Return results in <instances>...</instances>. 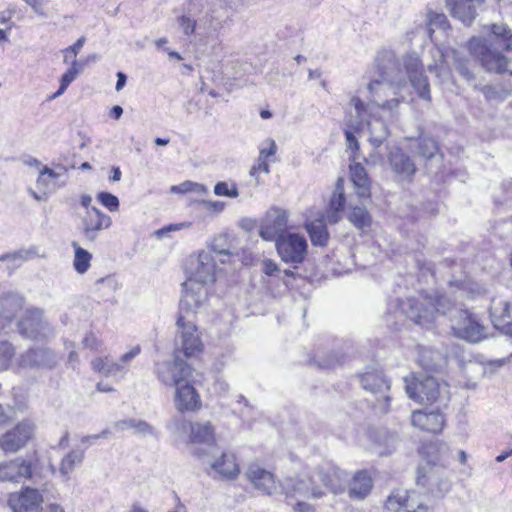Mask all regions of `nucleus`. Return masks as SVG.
Masks as SVG:
<instances>
[{
    "mask_svg": "<svg viewBox=\"0 0 512 512\" xmlns=\"http://www.w3.org/2000/svg\"><path fill=\"white\" fill-rule=\"evenodd\" d=\"M287 496L304 498H321L325 491L316 477V470L310 474H304L297 478H288L282 485Z\"/></svg>",
    "mask_w": 512,
    "mask_h": 512,
    "instance_id": "f8f14e48",
    "label": "nucleus"
},
{
    "mask_svg": "<svg viewBox=\"0 0 512 512\" xmlns=\"http://www.w3.org/2000/svg\"><path fill=\"white\" fill-rule=\"evenodd\" d=\"M154 372L159 382L167 387H175L193 376V368L176 353L172 360L156 362Z\"/></svg>",
    "mask_w": 512,
    "mask_h": 512,
    "instance_id": "0eeeda50",
    "label": "nucleus"
},
{
    "mask_svg": "<svg viewBox=\"0 0 512 512\" xmlns=\"http://www.w3.org/2000/svg\"><path fill=\"white\" fill-rule=\"evenodd\" d=\"M373 488V479L367 470L357 471L348 483V495L353 500H364Z\"/></svg>",
    "mask_w": 512,
    "mask_h": 512,
    "instance_id": "7c9ffc66",
    "label": "nucleus"
},
{
    "mask_svg": "<svg viewBox=\"0 0 512 512\" xmlns=\"http://www.w3.org/2000/svg\"><path fill=\"white\" fill-rule=\"evenodd\" d=\"M275 247L281 260L285 263L301 264L308 250L304 235L289 232L275 241Z\"/></svg>",
    "mask_w": 512,
    "mask_h": 512,
    "instance_id": "1a4fd4ad",
    "label": "nucleus"
},
{
    "mask_svg": "<svg viewBox=\"0 0 512 512\" xmlns=\"http://www.w3.org/2000/svg\"><path fill=\"white\" fill-rule=\"evenodd\" d=\"M214 478L234 479L240 472L236 457L231 452H221L219 456H214L207 462Z\"/></svg>",
    "mask_w": 512,
    "mask_h": 512,
    "instance_id": "a878e982",
    "label": "nucleus"
},
{
    "mask_svg": "<svg viewBox=\"0 0 512 512\" xmlns=\"http://www.w3.org/2000/svg\"><path fill=\"white\" fill-rule=\"evenodd\" d=\"M112 219L97 207L91 206L81 216L78 229L82 237L89 242H94L102 230L110 228Z\"/></svg>",
    "mask_w": 512,
    "mask_h": 512,
    "instance_id": "ddd939ff",
    "label": "nucleus"
},
{
    "mask_svg": "<svg viewBox=\"0 0 512 512\" xmlns=\"http://www.w3.org/2000/svg\"><path fill=\"white\" fill-rule=\"evenodd\" d=\"M405 389L409 398L419 403H433L439 397V384L431 376L424 377L416 383L406 384Z\"/></svg>",
    "mask_w": 512,
    "mask_h": 512,
    "instance_id": "5701e85b",
    "label": "nucleus"
},
{
    "mask_svg": "<svg viewBox=\"0 0 512 512\" xmlns=\"http://www.w3.org/2000/svg\"><path fill=\"white\" fill-rule=\"evenodd\" d=\"M59 171L49 168L47 166L42 167L38 173L36 180L37 190L32 188L28 189L29 194L37 201H45L49 194L54 193L58 187L62 176V168L58 167Z\"/></svg>",
    "mask_w": 512,
    "mask_h": 512,
    "instance_id": "aec40b11",
    "label": "nucleus"
},
{
    "mask_svg": "<svg viewBox=\"0 0 512 512\" xmlns=\"http://www.w3.org/2000/svg\"><path fill=\"white\" fill-rule=\"evenodd\" d=\"M399 314L416 324L429 328L437 314L448 315L451 329L457 338L478 343L487 338V329L466 309L458 308L447 295L425 296L424 303L407 298L397 303Z\"/></svg>",
    "mask_w": 512,
    "mask_h": 512,
    "instance_id": "f03ea898",
    "label": "nucleus"
},
{
    "mask_svg": "<svg viewBox=\"0 0 512 512\" xmlns=\"http://www.w3.org/2000/svg\"><path fill=\"white\" fill-rule=\"evenodd\" d=\"M277 152V144L272 138H267L261 142L259 146V157L261 159H269Z\"/></svg>",
    "mask_w": 512,
    "mask_h": 512,
    "instance_id": "4d7b16f0",
    "label": "nucleus"
},
{
    "mask_svg": "<svg viewBox=\"0 0 512 512\" xmlns=\"http://www.w3.org/2000/svg\"><path fill=\"white\" fill-rule=\"evenodd\" d=\"M174 406L180 413L196 412L202 407L200 394L193 385V376L176 385Z\"/></svg>",
    "mask_w": 512,
    "mask_h": 512,
    "instance_id": "f3484780",
    "label": "nucleus"
},
{
    "mask_svg": "<svg viewBox=\"0 0 512 512\" xmlns=\"http://www.w3.org/2000/svg\"><path fill=\"white\" fill-rule=\"evenodd\" d=\"M33 432V423L29 420L22 421L0 438V447L5 453L16 452L25 446Z\"/></svg>",
    "mask_w": 512,
    "mask_h": 512,
    "instance_id": "a211bd4d",
    "label": "nucleus"
},
{
    "mask_svg": "<svg viewBox=\"0 0 512 512\" xmlns=\"http://www.w3.org/2000/svg\"><path fill=\"white\" fill-rule=\"evenodd\" d=\"M350 178L359 198L367 199L371 195V183L366 169L360 163L350 165Z\"/></svg>",
    "mask_w": 512,
    "mask_h": 512,
    "instance_id": "72a5a7b5",
    "label": "nucleus"
},
{
    "mask_svg": "<svg viewBox=\"0 0 512 512\" xmlns=\"http://www.w3.org/2000/svg\"><path fill=\"white\" fill-rule=\"evenodd\" d=\"M56 356L49 348H31L20 355L18 364L23 368L52 367Z\"/></svg>",
    "mask_w": 512,
    "mask_h": 512,
    "instance_id": "bb28decb",
    "label": "nucleus"
},
{
    "mask_svg": "<svg viewBox=\"0 0 512 512\" xmlns=\"http://www.w3.org/2000/svg\"><path fill=\"white\" fill-rule=\"evenodd\" d=\"M186 272L189 280L199 282L201 284H209L215 281L216 260L211 251H201L196 256H190Z\"/></svg>",
    "mask_w": 512,
    "mask_h": 512,
    "instance_id": "9d476101",
    "label": "nucleus"
},
{
    "mask_svg": "<svg viewBox=\"0 0 512 512\" xmlns=\"http://www.w3.org/2000/svg\"><path fill=\"white\" fill-rule=\"evenodd\" d=\"M288 228V212L281 208H271L263 218L259 235L266 241H276L286 235Z\"/></svg>",
    "mask_w": 512,
    "mask_h": 512,
    "instance_id": "4468645a",
    "label": "nucleus"
},
{
    "mask_svg": "<svg viewBox=\"0 0 512 512\" xmlns=\"http://www.w3.org/2000/svg\"><path fill=\"white\" fill-rule=\"evenodd\" d=\"M85 447L77 446L76 448H72L66 454V471L72 470L75 466L80 465L84 459Z\"/></svg>",
    "mask_w": 512,
    "mask_h": 512,
    "instance_id": "3c124183",
    "label": "nucleus"
},
{
    "mask_svg": "<svg viewBox=\"0 0 512 512\" xmlns=\"http://www.w3.org/2000/svg\"><path fill=\"white\" fill-rule=\"evenodd\" d=\"M429 32L432 34L435 29L446 30L449 28V23L446 15L443 13H430L429 14Z\"/></svg>",
    "mask_w": 512,
    "mask_h": 512,
    "instance_id": "603ef678",
    "label": "nucleus"
},
{
    "mask_svg": "<svg viewBox=\"0 0 512 512\" xmlns=\"http://www.w3.org/2000/svg\"><path fill=\"white\" fill-rule=\"evenodd\" d=\"M24 299L15 292L0 295V331L4 330L23 308Z\"/></svg>",
    "mask_w": 512,
    "mask_h": 512,
    "instance_id": "cd10ccee",
    "label": "nucleus"
},
{
    "mask_svg": "<svg viewBox=\"0 0 512 512\" xmlns=\"http://www.w3.org/2000/svg\"><path fill=\"white\" fill-rule=\"evenodd\" d=\"M262 172L268 174L270 172L268 159H261L258 156L257 163L250 169V176L256 179V183L259 184L258 174Z\"/></svg>",
    "mask_w": 512,
    "mask_h": 512,
    "instance_id": "bf43d9fd",
    "label": "nucleus"
},
{
    "mask_svg": "<svg viewBox=\"0 0 512 512\" xmlns=\"http://www.w3.org/2000/svg\"><path fill=\"white\" fill-rule=\"evenodd\" d=\"M484 0H447L451 14L463 24L470 25L476 16L475 2L479 5Z\"/></svg>",
    "mask_w": 512,
    "mask_h": 512,
    "instance_id": "2f4dec72",
    "label": "nucleus"
},
{
    "mask_svg": "<svg viewBox=\"0 0 512 512\" xmlns=\"http://www.w3.org/2000/svg\"><path fill=\"white\" fill-rule=\"evenodd\" d=\"M37 256V251L34 247L29 249H21L13 254L5 255L1 260H7L13 263L15 266H20L23 262L32 259Z\"/></svg>",
    "mask_w": 512,
    "mask_h": 512,
    "instance_id": "a18cd8bd",
    "label": "nucleus"
},
{
    "mask_svg": "<svg viewBox=\"0 0 512 512\" xmlns=\"http://www.w3.org/2000/svg\"><path fill=\"white\" fill-rule=\"evenodd\" d=\"M82 344L85 348H88L95 352H103L104 351V343L98 338L93 332L87 333L83 340Z\"/></svg>",
    "mask_w": 512,
    "mask_h": 512,
    "instance_id": "6e6d98bb",
    "label": "nucleus"
},
{
    "mask_svg": "<svg viewBox=\"0 0 512 512\" xmlns=\"http://www.w3.org/2000/svg\"><path fill=\"white\" fill-rule=\"evenodd\" d=\"M491 32L493 42L506 51H512V30L506 24H493Z\"/></svg>",
    "mask_w": 512,
    "mask_h": 512,
    "instance_id": "ea45409f",
    "label": "nucleus"
},
{
    "mask_svg": "<svg viewBox=\"0 0 512 512\" xmlns=\"http://www.w3.org/2000/svg\"><path fill=\"white\" fill-rule=\"evenodd\" d=\"M319 484L333 494H341L348 489V474L333 464H325L316 469Z\"/></svg>",
    "mask_w": 512,
    "mask_h": 512,
    "instance_id": "dca6fc26",
    "label": "nucleus"
},
{
    "mask_svg": "<svg viewBox=\"0 0 512 512\" xmlns=\"http://www.w3.org/2000/svg\"><path fill=\"white\" fill-rule=\"evenodd\" d=\"M178 24L187 36L192 35L195 32L197 25L195 20L184 15L178 18Z\"/></svg>",
    "mask_w": 512,
    "mask_h": 512,
    "instance_id": "052dcab7",
    "label": "nucleus"
},
{
    "mask_svg": "<svg viewBox=\"0 0 512 512\" xmlns=\"http://www.w3.org/2000/svg\"><path fill=\"white\" fill-rule=\"evenodd\" d=\"M71 246L74 248L73 268L78 274L83 275L91 266L92 254L76 241H73Z\"/></svg>",
    "mask_w": 512,
    "mask_h": 512,
    "instance_id": "58836bf2",
    "label": "nucleus"
},
{
    "mask_svg": "<svg viewBox=\"0 0 512 512\" xmlns=\"http://www.w3.org/2000/svg\"><path fill=\"white\" fill-rule=\"evenodd\" d=\"M177 434H187L188 440L193 444H215V427L209 421L192 422L182 416L174 417L167 426Z\"/></svg>",
    "mask_w": 512,
    "mask_h": 512,
    "instance_id": "423d86ee",
    "label": "nucleus"
},
{
    "mask_svg": "<svg viewBox=\"0 0 512 512\" xmlns=\"http://www.w3.org/2000/svg\"><path fill=\"white\" fill-rule=\"evenodd\" d=\"M487 288L484 284L479 282L467 281L458 286V295L452 303H456L459 298H463L466 295L470 299H478L487 293Z\"/></svg>",
    "mask_w": 512,
    "mask_h": 512,
    "instance_id": "a19ab883",
    "label": "nucleus"
},
{
    "mask_svg": "<svg viewBox=\"0 0 512 512\" xmlns=\"http://www.w3.org/2000/svg\"><path fill=\"white\" fill-rule=\"evenodd\" d=\"M375 62L379 79L368 84V91L374 105L391 116L397 115L400 106L407 103L409 94L407 77L421 99L431 100L430 84L424 74L423 64L416 53L405 55L402 62L404 70L395 53L390 50L379 52Z\"/></svg>",
    "mask_w": 512,
    "mask_h": 512,
    "instance_id": "f257e3e1",
    "label": "nucleus"
},
{
    "mask_svg": "<svg viewBox=\"0 0 512 512\" xmlns=\"http://www.w3.org/2000/svg\"><path fill=\"white\" fill-rule=\"evenodd\" d=\"M232 9L230 0L212 1L205 15L200 19V28L203 25L209 31H219L230 18L229 12Z\"/></svg>",
    "mask_w": 512,
    "mask_h": 512,
    "instance_id": "6ab92c4d",
    "label": "nucleus"
},
{
    "mask_svg": "<svg viewBox=\"0 0 512 512\" xmlns=\"http://www.w3.org/2000/svg\"><path fill=\"white\" fill-rule=\"evenodd\" d=\"M41 502V494L38 490L30 487L10 494L8 499V505L13 512H39Z\"/></svg>",
    "mask_w": 512,
    "mask_h": 512,
    "instance_id": "4be33fe9",
    "label": "nucleus"
},
{
    "mask_svg": "<svg viewBox=\"0 0 512 512\" xmlns=\"http://www.w3.org/2000/svg\"><path fill=\"white\" fill-rule=\"evenodd\" d=\"M346 203L345 193H344V180L342 178H338L335 186V191L329 201V206L326 210V218L327 220L335 224L341 218V212L343 211Z\"/></svg>",
    "mask_w": 512,
    "mask_h": 512,
    "instance_id": "473e14b6",
    "label": "nucleus"
},
{
    "mask_svg": "<svg viewBox=\"0 0 512 512\" xmlns=\"http://www.w3.org/2000/svg\"><path fill=\"white\" fill-rule=\"evenodd\" d=\"M176 326L177 335L174 353H183L186 358L198 357L204 346L198 328L191 317L180 314Z\"/></svg>",
    "mask_w": 512,
    "mask_h": 512,
    "instance_id": "39448f33",
    "label": "nucleus"
},
{
    "mask_svg": "<svg viewBox=\"0 0 512 512\" xmlns=\"http://www.w3.org/2000/svg\"><path fill=\"white\" fill-rule=\"evenodd\" d=\"M182 227H184V224H170L168 226L156 230L154 234L156 238L163 239L164 237H167L170 232L180 230Z\"/></svg>",
    "mask_w": 512,
    "mask_h": 512,
    "instance_id": "338daca9",
    "label": "nucleus"
},
{
    "mask_svg": "<svg viewBox=\"0 0 512 512\" xmlns=\"http://www.w3.org/2000/svg\"><path fill=\"white\" fill-rule=\"evenodd\" d=\"M86 41V38L84 36L80 37L72 46L66 48V60L72 56L73 58H76L80 50L82 49L84 43Z\"/></svg>",
    "mask_w": 512,
    "mask_h": 512,
    "instance_id": "0e129e2a",
    "label": "nucleus"
},
{
    "mask_svg": "<svg viewBox=\"0 0 512 512\" xmlns=\"http://www.w3.org/2000/svg\"><path fill=\"white\" fill-rule=\"evenodd\" d=\"M140 352L141 347L139 345H135L129 351L121 355L119 360L127 368V371L129 370L132 361L140 354Z\"/></svg>",
    "mask_w": 512,
    "mask_h": 512,
    "instance_id": "680f3d73",
    "label": "nucleus"
},
{
    "mask_svg": "<svg viewBox=\"0 0 512 512\" xmlns=\"http://www.w3.org/2000/svg\"><path fill=\"white\" fill-rule=\"evenodd\" d=\"M86 63L87 60H76V58H73L71 67L66 71V87L83 71Z\"/></svg>",
    "mask_w": 512,
    "mask_h": 512,
    "instance_id": "13d9d810",
    "label": "nucleus"
},
{
    "mask_svg": "<svg viewBox=\"0 0 512 512\" xmlns=\"http://www.w3.org/2000/svg\"><path fill=\"white\" fill-rule=\"evenodd\" d=\"M480 91L488 101H503L508 96V92L506 90H498L496 87L491 85L481 87Z\"/></svg>",
    "mask_w": 512,
    "mask_h": 512,
    "instance_id": "5fc2aeb1",
    "label": "nucleus"
},
{
    "mask_svg": "<svg viewBox=\"0 0 512 512\" xmlns=\"http://www.w3.org/2000/svg\"><path fill=\"white\" fill-rule=\"evenodd\" d=\"M406 512H432L419 499V495L415 491H408V498L405 503Z\"/></svg>",
    "mask_w": 512,
    "mask_h": 512,
    "instance_id": "8fccbe9b",
    "label": "nucleus"
},
{
    "mask_svg": "<svg viewBox=\"0 0 512 512\" xmlns=\"http://www.w3.org/2000/svg\"><path fill=\"white\" fill-rule=\"evenodd\" d=\"M438 152L436 141L430 137H420L417 145V153L425 159L432 158Z\"/></svg>",
    "mask_w": 512,
    "mask_h": 512,
    "instance_id": "c03bdc74",
    "label": "nucleus"
},
{
    "mask_svg": "<svg viewBox=\"0 0 512 512\" xmlns=\"http://www.w3.org/2000/svg\"><path fill=\"white\" fill-rule=\"evenodd\" d=\"M349 221L358 229L365 230L371 226L372 218L363 206H355L349 214Z\"/></svg>",
    "mask_w": 512,
    "mask_h": 512,
    "instance_id": "79ce46f5",
    "label": "nucleus"
},
{
    "mask_svg": "<svg viewBox=\"0 0 512 512\" xmlns=\"http://www.w3.org/2000/svg\"><path fill=\"white\" fill-rule=\"evenodd\" d=\"M491 45L485 39L473 37L468 43V49L486 71L501 74L507 70L509 61L500 52L492 50Z\"/></svg>",
    "mask_w": 512,
    "mask_h": 512,
    "instance_id": "6e6552de",
    "label": "nucleus"
},
{
    "mask_svg": "<svg viewBox=\"0 0 512 512\" xmlns=\"http://www.w3.org/2000/svg\"><path fill=\"white\" fill-rule=\"evenodd\" d=\"M21 335L34 340H44L54 335V329L44 320L42 311L37 308H30L25 311L24 316L18 322Z\"/></svg>",
    "mask_w": 512,
    "mask_h": 512,
    "instance_id": "9b49d317",
    "label": "nucleus"
},
{
    "mask_svg": "<svg viewBox=\"0 0 512 512\" xmlns=\"http://www.w3.org/2000/svg\"><path fill=\"white\" fill-rule=\"evenodd\" d=\"M408 498V490L404 489H395L388 496L385 507L390 511H399L401 509L405 510V503Z\"/></svg>",
    "mask_w": 512,
    "mask_h": 512,
    "instance_id": "37998d69",
    "label": "nucleus"
},
{
    "mask_svg": "<svg viewBox=\"0 0 512 512\" xmlns=\"http://www.w3.org/2000/svg\"><path fill=\"white\" fill-rule=\"evenodd\" d=\"M490 318L494 327L507 335H512V300L492 299Z\"/></svg>",
    "mask_w": 512,
    "mask_h": 512,
    "instance_id": "b1692460",
    "label": "nucleus"
},
{
    "mask_svg": "<svg viewBox=\"0 0 512 512\" xmlns=\"http://www.w3.org/2000/svg\"><path fill=\"white\" fill-rule=\"evenodd\" d=\"M427 460L417 470L416 483L435 497H443L452 487L448 472L449 447L442 442H431L423 447Z\"/></svg>",
    "mask_w": 512,
    "mask_h": 512,
    "instance_id": "7ed1b4c3",
    "label": "nucleus"
},
{
    "mask_svg": "<svg viewBox=\"0 0 512 512\" xmlns=\"http://www.w3.org/2000/svg\"><path fill=\"white\" fill-rule=\"evenodd\" d=\"M214 194L219 197L237 198L239 191L235 183L220 181L214 186Z\"/></svg>",
    "mask_w": 512,
    "mask_h": 512,
    "instance_id": "de8ad7c7",
    "label": "nucleus"
},
{
    "mask_svg": "<svg viewBox=\"0 0 512 512\" xmlns=\"http://www.w3.org/2000/svg\"><path fill=\"white\" fill-rule=\"evenodd\" d=\"M305 228L309 234L312 245L321 247L327 245L329 233L324 217H320L312 221H307Z\"/></svg>",
    "mask_w": 512,
    "mask_h": 512,
    "instance_id": "e433bc0d",
    "label": "nucleus"
},
{
    "mask_svg": "<svg viewBox=\"0 0 512 512\" xmlns=\"http://www.w3.org/2000/svg\"><path fill=\"white\" fill-rule=\"evenodd\" d=\"M91 368L94 372L100 373L105 377L123 378L127 374V368L118 359L110 361L108 357H96L91 361Z\"/></svg>",
    "mask_w": 512,
    "mask_h": 512,
    "instance_id": "f704fd0d",
    "label": "nucleus"
},
{
    "mask_svg": "<svg viewBox=\"0 0 512 512\" xmlns=\"http://www.w3.org/2000/svg\"><path fill=\"white\" fill-rule=\"evenodd\" d=\"M225 240L224 237H219L214 239V241L211 244V249L214 253L218 255H223L226 257H229L231 255V252L229 251V248L224 247L220 242Z\"/></svg>",
    "mask_w": 512,
    "mask_h": 512,
    "instance_id": "e2e57ef3",
    "label": "nucleus"
},
{
    "mask_svg": "<svg viewBox=\"0 0 512 512\" xmlns=\"http://www.w3.org/2000/svg\"><path fill=\"white\" fill-rule=\"evenodd\" d=\"M32 475L30 462L16 458L11 461L0 463V481L1 482H22L29 479Z\"/></svg>",
    "mask_w": 512,
    "mask_h": 512,
    "instance_id": "393cba45",
    "label": "nucleus"
},
{
    "mask_svg": "<svg viewBox=\"0 0 512 512\" xmlns=\"http://www.w3.org/2000/svg\"><path fill=\"white\" fill-rule=\"evenodd\" d=\"M350 105L354 108L355 116H347L346 125L354 130H361L367 125L370 131L369 140L371 144L375 148L380 147L389 136V131L385 123L378 119L369 120L371 106L366 105L359 97H352Z\"/></svg>",
    "mask_w": 512,
    "mask_h": 512,
    "instance_id": "20e7f679",
    "label": "nucleus"
},
{
    "mask_svg": "<svg viewBox=\"0 0 512 512\" xmlns=\"http://www.w3.org/2000/svg\"><path fill=\"white\" fill-rule=\"evenodd\" d=\"M96 199L111 212L117 211L119 209L120 203L118 198L109 192L98 193Z\"/></svg>",
    "mask_w": 512,
    "mask_h": 512,
    "instance_id": "864d4df0",
    "label": "nucleus"
},
{
    "mask_svg": "<svg viewBox=\"0 0 512 512\" xmlns=\"http://www.w3.org/2000/svg\"><path fill=\"white\" fill-rule=\"evenodd\" d=\"M247 477L254 487L263 494L271 495L277 490L274 475L257 464L249 466Z\"/></svg>",
    "mask_w": 512,
    "mask_h": 512,
    "instance_id": "c756f323",
    "label": "nucleus"
},
{
    "mask_svg": "<svg viewBox=\"0 0 512 512\" xmlns=\"http://www.w3.org/2000/svg\"><path fill=\"white\" fill-rule=\"evenodd\" d=\"M263 267H262V271L264 274H266L267 276H276L277 273L279 272V267L278 265L276 264L275 261L271 260V259H265L263 260V263H262Z\"/></svg>",
    "mask_w": 512,
    "mask_h": 512,
    "instance_id": "69168bd1",
    "label": "nucleus"
},
{
    "mask_svg": "<svg viewBox=\"0 0 512 512\" xmlns=\"http://www.w3.org/2000/svg\"><path fill=\"white\" fill-rule=\"evenodd\" d=\"M207 288L205 284L187 279L183 283V294L179 304V315L191 317L198 308L207 300Z\"/></svg>",
    "mask_w": 512,
    "mask_h": 512,
    "instance_id": "2eb2a0df",
    "label": "nucleus"
},
{
    "mask_svg": "<svg viewBox=\"0 0 512 512\" xmlns=\"http://www.w3.org/2000/svg\"><path fill=\"white\" fill-rule=\"evenodd\" d=\"M14 354L15 349L11 343L0 341V372L8 369Z\"/></svg>",
    "mask_w": 512,
    "mask_h": 512,
    "instance_id": "09e8293b",
    "label": "nucleus"
},
{
    "mask_svg": "<svg viewBox=\"0 0 512 512\" xmlns=\"http://www.w3.org/2000/svg\"><path fill=\"white\" fill-rule=\"evenodd\" d=\"M388 164L400 182L410 183L416 173V165L408 154L398 147H393L388 154Z\"/></svg>",
    "mask_w": 512,
    "mask_h": 512,
    "instance_id": "412c9836",
    "label": "nucleus"
},
{
    "mask_svg": "<svg viewBox=\"0 0 512 512\" xmlns=\"http://www.w3.org/2000/svg\"><path fill=\"white\" fill-rule=\"evenodd\" d=\"M113 427L117 431H124L127 429H132L135 434L139 435H152L153 427L144 420L129 418L116 421L113 424Z\"/></svg>",
    "mask_w": 512,
    "mask_h": 512,
    "instance_id": "4c0bfd02",
    "label": "nucleus"
},
{
    "mask_svg": "<svg viewBox=\"0 0 512 512\" xmlns=\"http://www.w3.org/2000/svg\"><path fill=\"white\" fill-rule=\"evenodd\" d=\"M360 381L365 390L374 394H383L390 388L389 382L380 370L365 372L361 375Z\"/></svg>",
    "mask_w": 512,
    "mask_h": 512,
    "instance_id": "c9c22d12",
    "label": "nucleus"
},
{
    "mask_svg": "<svg viewBox=\"0 0 512 512\" xmlns=\"http://www.w3.org/2000/svg\"><path fill=\"white\" fill-rule=\"evenodd\" d=\"M412 425L420 430L439 433L444 427V417L439 411H414L411 415Z\"/></svg>",
    "mask_w": 512,
    "mask_h": 512,
    "instance_id": "c85d7f7f",
    "label": "nucleus"
},
{
    "mask_svg": "<svg viewBox=\"0 0 512 512\" xmlns=\"http://www.w3.org/2000/svg\"><path fill=\"white\" fill-rule=\"evenodd\" d=\"M452 54L455 68L460 75L468 82L474 80V74L469 68V61L466 58L461 57L455 50L452 51Z\"/></svg>",
    "mask_w": 512,
    "mask_h": 512,
    "instance_id": "49530a36",
    "label": "nucleus"
},
{
    "mask_svg": "<svg viewBox=\"0 0 512 512\" xmlns=\"http://www.w3.org/2000/svg\"><path fill=\"white\" fill-rule=\"evenodd\" d=\"M349 129H346L344 131V134H345V138H346V142H347V146L348 148L350 149H354V150H358L359 149V143L355 137V132H357L358 130H354L353 128L349 127Z\"/></svg>",
    "mask_w": 512,
    "mask_h": 512,
    "instance_id": "774afa93",
    "label": "nucleus"
}]
</instances>
